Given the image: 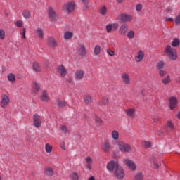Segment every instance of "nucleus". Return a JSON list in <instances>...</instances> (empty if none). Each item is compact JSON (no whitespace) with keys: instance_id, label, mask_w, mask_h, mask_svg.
Returning <instances> with one entry per match:
<instances>
[{"instance_id":"f257e3e1","label":"nucleus","mask_w":180,"mask_h":180,"mask_svg":"<svg viewBox=\"0 0 180 180\" xmlns=\"http://www.w3.org/2000/svg\"><path fill=\"white\" fill-rule=\"evenodd\" d=\"M165 53L167 57H169L171 61H175L177 58L176 49L171 47V46L167 45L165 49Z\"/></svg>"},{"instance_id":"f03ea898","label":"nucleus","mask_w":180,"mask_h":180,"mask_svg":"<svg viewBox=\"0 0 180 180\" xmlns=\"http://www.w3.org/2000/svg\"><path fill=\"white\" fill-rule=\"evenodd\" d=\"M117 20L121 22L122 23H126L127 22H131L133 20V15L127 14L126 13H122L118 14L117 17Z\"/></svg>"},{"instance_id":"7ed1b4c3","label":"nucleus","mask_w":180,"mask_h":180,"mask_svg":"<svg viewBox=\"0 0 180 180\" xmlns=\"http://www.w3.org/2000/svg\"><path fill=\"white\" fill-rule=\"evenodd\" d=\"M118 147L121 153H127L131 152V146L122 141H118Z\"/></svg>"},{"instance_id":"20e7f679","label":"nucleus","mask_w":180,"mask_h":180,"mask_svg":"<svg viewBox=\"0 0 180 180\" xmlns=\"http://www.w3.org/2000/svg\"><path fill=\"white\" fill-rule=\"evenodd\" d=\"M115 175L117 179L122 180L124 179V176L126 175L124 174V169H123V167H122V166H120V165H116Z\"/></svg>"},{"instance_id":"39448f33","label":"nucleus","mask_w":180,"mask_h":180,"mask_svg":"<svg viewBox=\"0 0 180 180\" xmlns=\"http://www.w3.org/2000/svg\"><path fill=\"white\" fill-rule=\"evenodd\" d=\"M63 9L65 12L71 13L74 12V10L75 9V3L74 1L67 2L63 5Z\"/></svg>"},{"instance_id":"423d86ee","label":"nucleus","mask_w":180,"mask_h":180,"mask_svg":"<svg viewBox=\"0 0 180 180\" xmlns=\"http://www.w3.org/2000/svg\"><path fill=\"white\" fill-rule=\"evenodd\" d=\"M76 54L81 56V57H84V56H86V48L85 47V44H79L77 46Z\"/></svg>"},{"instance_id":"0eeeda50","label":"nucleus","mask_w":180,"mask_h":180,"mask_svg":"<svg viewBox=\"0 0 180 180\" xmlns=\"http://www.w3.org/2000/svg\"><path fill=\"white\" fill-rule=\"evenodd\" d=\"M11 103V99L8 95L3 94L1 95V100L0 101V105L2 109H5V108L8 107V105Z\"/></svg>"},{"instance_id":"6e6552de","label":"nucleus","mask_w":180,"mask_h":180,"mask_svg":"<svg viewBox=\"0 0 180 180\" xmlns=\"http://www.w3.org/2000/svg\"><path fill=\"white\" fill-rule=\"evenodd\" d=\"M33 127L39 129L41 127V117L39 114H34L33 115Z\"/></svg>"},{"instance_id":"1a4fd4ad","label":"nucleus","mask_w":180,"mask_h":180,"mask_svg":"<svg viewBox=\"0 0 180 180\" xmlns=\"http://www.w3.org/2000/svg\"><path fill=\"white\" fill-rule=\"evenodd\" d=\"M121 80L124 85H130L131 84V79L129 74L124 72L121 75Z\"/></svg>"},{"instance_id":"9d476101","label":"nucleus","mask_w":180,"mask_h":180,"mask_svg":"<svg viewBox=\"0 0 180 180\" xmlns=\"http://www.w3.org/2000/svg\"><path fill=\"white\" fill-rule=\"evenodd\" d=\"M105 29L108 33H110L111 32H116V30L119 29V23H110L105 26Z\"/></svg>"},{"instance_id":"9b49d317","label":"nucleus","mask_w":180,"mask_h":180,"mask_svg":"<svg viewBox=\"0 0 180 180\" xmlns=\"http://www.w3.org/2000/svg\"><path fill=\"white\" fill-rule=\"evenodd\" d=\"M47 44L51 49H56L58 46V42L53 37H49L47 40Z\"/></svg>"},{"instance_id":"f8f14e48","label":"nucleus","mask_w":180,"mask_h":180,"mask_svg":"<svg viewBox=\"0 0 180 180\" xmlns=\"http://www.w3.org/2000/svg\"><path fill=\"white\" fill-rule=\"evenodd\" d=\"M124 162L125 165L129 168V169H131V171H136L137 167L136 166V163H134V162L131 161L130 159H125Z\"/></svg>"},{"instance_id":"ddd939ff","label":"nucleus","mask_w":180,"mask_h":180,"mask_svg":"<svg viewBox=\"0 0 180 180\" xmlns=\"http://www.w3.org/2000/svg\"><path fill=\"white\" fill-rule=\"evenodd\" d=\"M56 70L62 78L67 75V68L64 67V65H58Z\"/></svg>"},{"instance_id":"4468645a","label":"nucleus","mask_w":180,"mask_h":180,"mask_svg":"<svg viewBox=\"0 0 180 180\" xmlns=\"http://www.w3.org/2000/svg\"><path fill=\"white\" fill-rule=\"evenodd\" d=\"M85 75V72L82 70H77L75 72V79L76 81H81L84 79V76Z\"/></svg>"},{"instance_id":"2eb2a0df","label":"nucleus","mask_w":180,"mask_h":180,"mask_svg":"<svg viewBox=\"0 0 180 180\" xmlns=\"http://www.w3.org/2000/svg\"><path fill=\"white\" fill-rule=\"evenodd\" d=\"M129 32V25L127 24H122L119 28V33L120 36H126Z\"/></svg>"},{"instance_id":"dca6fc26","label":"nucleus","mask_w":180,"mask_h":180,"mask_svg":"<svg viewBox=\"0 0 180 180\" xmlns=\"http://www.w3.org/2000/svg\"><path fill=\"white\" fill-rule=\"evenodd\" d=\"M48 15L51 20L53 22H54V20H57V14L56 13V11L53 7H49Z\"/></svg>"},{"instance_id":"f3484780","label":"nucleus","mask_w":180,"mask_h":180,"mask_svg":"<svg viewBox=\"0 0 180 180\" xmlns=\"http://www.w3.org/2000/svg\"><path fill=\"white\" fill-rule=\"evenodd\" d=\"M40 99L42 102H50V96H49V92L47 91L44 90L40 96Z\"/></svg>"},{"instance_id":"a211bd4d","label":"nucleus","mask_w":180,"mask_h":180,"mask_svg":"<svg viewBox=\"0 0 180 180\" xmlns=\"http://www.w3.org/2000/svg\"><path fill=\"white\" fill-rule=\"evenodd\" d=\"M125 115L130 117L131 119H134L136 117V109L134 108H128L124 110Z\"/></svg>"},{"instance_id":"6ab92c4d","label":"nucleus","mask_w":180,"mask_h":180,"mask_svg":"<svg viewBox=\"0 0 180 180\" xmlns=\"http://www.w3.org/2000/svg\"><path fill=\"white\" fill-rule=\"evenodd\" d=\"M144 59V51L142 50L139 51L135 56V61L136 63H141Z\"/></svg>"},{"instance_id":"aec40b11","label":"nucleus","mask_w":180,"mask_h":180,"mask_svg":"<svg viewBox=\"0 0 180 180\" xmlns=\"http://www.w3.org/2000/svg\"><path fill=\"white\" fill-rule=\"evenodd\" d=\"M86 162V169H89V171H91L92 169V162H94V160L92 158L88 156L84 159Z\"/></svg>"},{"instance_id":"412c9836","label":"nucleus","mask_w":180,"mask_h":180,"mask_svg":"<svg viewBox=\"0 0 180 180\" xmlns=\"http://www.w3.org/2000/svg\"><path fill=\"white\" fill-rule=\"evenodd\" d=\"M178 103V101L176 100V98L172 97L169 99V108L172 110H174L175 108H176V105Z\"/></svg>"},{"instance_id":"4be33fe9","label":"nucleus","mask_w":180,"mask_h":180,"mask_svg":"<svg viewBox=\"0 0 180 180\" xmlns=\"http://www.w3.org/2000/svg\"><path fill=\"white\" fill-rule=\"evenodd\" d=\"M117 165H119V164H116L115 161L111 160L107 164L106 168L108 171H110V172L115 171V167L116 168Z\"/></svg>"},{"instance_id":"5701e85b","label":"nucleus","mask_w":180,"mask_h":180,"mask_svg":"<svg viewBox=\"0 0 180 180\" xmlns=\"http://www.w3.org/2000/svg\"><path fill=\"white\" fill-rule=\"evenodd\" d=\"M102 150L104 151V153H110V150H112V148L110 147V144L108 141H105L102 144Z\"/></svg>"},{"instance_id":"b1692460","label":"nucleus","mask_w":180,"mask_h":180,"mask_svg":"<svg viewBox=\"0 0 180 180\" xmlns=\"http://www.w3.org/2000/svg\"><path fill=\"white\" fill-rule=\"evenodd\" d=\"M56 105L58 106V108H59L60 109H63L64 108L65 106H67V102H65V101H63L60 98H58L56 100Z\"/></svg>"},{"instance_id":"393cba45","label":"nucleus","mask_w":180,"mask_h":180,"mask_svg":"<svg viewBox=\"0 0 180 180\" xmlns=\"http://www.w3.org/2000/svg\"><path fill=\"white\" fill-rule=\"evenodd\" d=\"M34 32H35V35L37 37H39V39H43V37H44V32L43 31V29H41V28H37L34 30Z\"/></svg>"},{"instance_id":"a878e982","label":"nucleus","mask_w":180,"mask_h":180,"mask_svg":"<svg viewBox=\"0 0 180 180\" xmlns=\"http://www.w3.org/2000/svg\"><path fill=\"white\" fill-rule=\"evenodd\" d=\"M98 13L101 15V16H106L108 15V8L105 6H102L99 8Z\"/></svg>"},{"instance_id":"bb28decb","label":"nucleus","mask_w":180,"mask_h":180,"mask_svg":"<svg viewBox=\"0 0 180 180\" xmlns=\"http://www.w3.org/2000/svg\"><path fill=\"white\" fill-rule=\"evenodd\" d=\"M32 68L35 72H41V67L37 61H34L32 65Z\"/></svg>"},{"instance_id":"cd10ccee","label":"nucleus","mask_w":180,"mask_h":180,"mask_svg":"<svg viewBox=\"0 0 180 180\" xmlns=\"http://www.w3.org/2000/svg\"><path fill=\"white\" fill-rule=\"evenodd\" d=\"M166 127L169 129V131H174V129H175V125H174V123L171 120L167 122Z\"/></svg>"},{"instance_id":"c85d7f7f","label":"nucleus","mask_w":180,"mask_h":180,"mask_svg":"<svg viewBox=\"0 0 180 180\" xmlns=\"http://www.w3.org/2000/svg\"><path fill=\"white\" fill-rule=\"evenodd\" d=\"M84 101L86 103V105H89L91 102H92V97L89 94H86L84 96Z\"/></svg>"},{"instance_id":"c756f323","label":"nucleus","mask_w":180,"mask_h":180,"mask_svg":"<svg viewBox=\"0 0 180 180\" xmlns=\"http://www.w3.org/2000/svg\"><path fill=\"white\" fill-rule=\"evenodd\" d=\"M22 16L25 19H30V18H32V13H30L29 10H25L22 11Z\"/></svg>"},{"instance_id":"7c9ffc66","label":"nucleus","mask_w":180,"mask_h":180,"mask_svg":"<svg viewBox=\"0 0 180 180\" xmlns=\"http://www.w3.org/2000/svg\"><path fill=\"white\" fill-rule=\"evenodd\" d=\"M94 120L97 123V124L101 125L102 123H103V121L102 120V118L98 117V115H94L93 116Z\"/></svg>"},{"instance_id":"2f4dec72","label":"nucleus","mask_w":180,"mask_h":180,"mask_svg":"<svg viewBox=\"0 0 180 180\" xmlns=\"http://www.w3.org/2000/svg\"><path fill=\"white\" fill-rule=\"evenodd\" d=\"M165 65V63H164V61L162 60H160L156 64V68L157 70H162V68H164V66Z\"/></svg>"},{"instance_id":"473e14b6","label":"nucleus","mask_w":180,"mask_h":180,"mask_svg":"<svg viewBox=\"0 0 180 180\" xmlns=\"http://www.w3.org/2000/svg\"><path fill=\"white\" fill-rule=\"evenodd\" d=\"M162 84H164V85H168V84L171 82V76H166L165 78L162 79Z\"/></svg>"},{"instance_id":"72a5a7b5","label":"nucleus","mask_w":180,"mask_h":180,"mask_svg":"<svg viewBox=\"0 0 180 180\" xmlns=\"http://www.w3.org/2000/svg\"><path fill=\"white\" fill-rule=\"evenodd\" d=\"M136 35V32H134V31L133 30H129V32H127V37H128V39H134V36Z\"/></svg>"},{"instance_id":"f704fd0d","label":"nucleus","mask_w":180,"mask_h":180,"mask_svg":"<svg viewBox=\"0 0 180 180\" xmlns=\"http://www.w3.org/2000/svg\"><path fill=\"white\" fill-rule=\"evenodd\" d=\"M171 44L172 46V47H178V46H179V44H180V39L178 38H175L172 41Z\"/></svg>"},{"instance_id":"c9c22d12","label":"nucleus","mask_w":180,"mask_h":180,"mask_svg":"<svg viewBox=\"0 0 180 180\" xmlns=\"http://www.w3.org/2000/svg\"><path fill=\"white\" fill-rule=\"evenodd\" d=\"M45 151L47 153V154H50L51 151H53V146L50 145L49 143H46L45 145Z\"/></svg>"},{"instance_id":"e433bc0d","label":"nucleus","mask_w":180,"mask_h":180,"mask_svg":"<svg viewBox=\"0 0 180 180\" xmlns=\"http://www.w3.org/2000/svg\"><path fill=\"white\" fill-rule=\"evenodd\" d=\"M111 136L113 140H119V131H117V130L112 131Z\"/></svg>"},{"instance_id":"4c0bfd02","label":"nucleus","mask_w":180,"mask_h":180,"mask_svg":"<svg viewBox=\"0 0 180 180\" xmlns=\"http://www.w3.org/2000/svg\"><path fill=\"white\" fill-rule=\"evenodd\" d=\"M94 53L96 56H99V54H101V46L96 45L94 47Z\"/></svg>"},{"instance_id":"58836bf2","label":"nucleus","mask_w":180,"mask_h":180,"mask_svg":"<svg viewBox=\"0 0 180 180\" xmlns=\"http://www.w3.org/2000/svg\"><path fill=\"white\" fill-rule=\"evenodd\" d=\"M72 36H74V34L72 32H67L64 34V39L65 40H70V39H72Z\"/></svg>"},{"instance_id":"ea45409f","label":"nucleus","mask_w":180,"mask_h":180,"mask_svg":"<svg viewBox=\"0 0 180 180\" xmlns=\"http://www.w3.org/2000/svg\"><path fill=\"white\" fill-rule=\"evenodd\" d=\"M46 175H48V176H53L54 174V171L51 168H47L45 171Z\"/></svg>"},{"instance_id":"a19ab883","label":"nucleus","mask_w":180,"mask_h":180,"mask_svg":"<svg viewBox=\"0 0 180 180\" xmlns=\"http://www.w3.org/2000/svg\"><path fill=\"white\" fill-rule=\"evenodd\" d=\"M7 78L10 82H14L15 81L16 78L15 77V75L13 73H10L8 76Z\"/></svg>"},{"instance_id":"79ce46f5","label":"nucleus","mask_w":180,"mask_h":180,"mask_svg":"<svg viewBox=\"0 0 180 180\" xmlns=\"http://www.w3.org/2000/svg\"><path fill=\"white\" fill-rule=\"evenodd\" d=\"M33 89L34 92H39L40 91V85L37 84V82H34L33 83Z\"/></svg>"},{"instance_id":"37998d69","label":"nucleus","mask_w":180,"mask_h":180,"mask_svg":"<svg viewBox=\"0 0 180 180\" xmlns=\"http://www.w3.org/2000/svg\"><path fill=\"white\" fill-rule=\"evenodd\" d=\"M101 102L105 106H109V98L108 97H103Z\"/></svg>"},{"instance_id":"c03bdc74","label":"nucleus","mask_w":180,"mask_h":180,"mask_svg":"<svg viewBox=\"0 0 180 180\" xmlns=\"http://www.w3.org/2000/svg\"><path fill=\"white\" fill-rule=\"evenodd\" d=\"M71 179H72V180H79V176L78 175V173L73 172L71 174Z\"/></svg>"},{"instance_id":"a18cd8bd","label":"nucleus","mask_w":180,"mask_h":180,"mask_svg":"<svg viewBox=\"0 0 180 180\" xmlns=\"http://www.w3.org/2000/svg\"><path fill=\"white\" fill-rule=\"evenodd\" d=\"M143 173H136L135 175V180H143Z\"/></svg>"},{"instance_id":"49530a36","label":"nucleus","mask_w":180,"mask_h":180,"mask_svg":"<svg viewBox=\"0 0 180 180\" xmlns=\"http://www.w3.org/2000/svg\"><path fill=\"white\" fill-rule=\"evenodd\" d=\"M60 130L61 131H63V133H64L65 134L68 133V128H67L66 125H62L60 127Z\"/></svg>"},{"instance_id":"de8ad7c7","label":"nucleus","mask_w":180,"mask_h":180,"mask_svg":"<svg viewBox=\"0 0 180 180\" xmlns=\"http://www.w3.org/2000/svg\"><path fill=\"white\" fill-rule=\"evenodd\" d=\"M143 147H145V148H150V147H151V143L148 141H145L143 142Z\"/></svg>"},{"instance_id":"09e8293b","label":"nucleus","mask_w":180,"mask_h":180,"mask_svg":"<svg viewBox=\"0 0 180 180\" xmlns=\"http://www.w3.org/2000/svg\"><path fill=\"white\" fill-rule=\"evenodd\" d=\"M0 39L4 40L5 39V31L2 29H0Z\"/></svg>"},{"instance_id":"8fccbe9b","label":"nucleus","mask_w":180,"mask_h":180,"mask_svg":"<svg viewBox=\"0 0 180 180\" xmlns=\"http://www.w3.org/2000/svg\"><path fill=\"white\" fill-rule=\"evenodd\" d=\"M141 9H143V5L141 4H139L136 6V11L138 12H141Z\"/></svg>"},{"instance_id":"3c124183","label":"nucleus","mask_w":180,"mask_h":180,"mask_svg":"<svg viewBox=\"0 0 180 180\" xmlns=\"http://www.w3.org/2000/svg\"><path fill=\"white\" fill-rule=\"evenodd\" d=\"M159 75H160V77H165L167 75V71L160 70L159 71Z\"/></svg>"},{"instance_id":"603ef678","label":"nucleus","mask_w":180,"mask_h":180,"mask_svg":"<svg viewBox=\"0 0 180 180\" xmlns=\"http://www.w3.org/2000/svg\"><path fill=\"white\" fill-rule=\"evenodd\" d=\"M107 54L111 57H113V56H115V51H112V49H107Z\"/></svg>"},{"instance_id":"864d4df0","label":"nucleus","mask_w":180,"mask_h":180,"mask_svg":"<svg viewBox=\"0 0 180 180\" xmlns=\"http://www.w3.org/2000/svg\"><path fill=\"white\" fill-rule=\"evenodd\" d=\"M20 34H21L22 39H26V28L22 29V32H20Z\"/></svg>"},{"instance_id":"5fc2aeb1","label":"nucleus","mask_w":180,"mask_h":180,"mask_svg":"<svg viewBox=\"0 0 180 180\" xmlns=\"http://www.w3.org/2000/svg\"><path fill=\"white\" fill-rule=\"evenodd\" d=\"M15 25H16L17 27H22L23 26V22H22V20H18L15 22Z\"/></svg>"},{"instance_id":"6e6d98bb","label":"nucleus","mask_w":180,"mask_h":180,"mask_svg":"<svg viewBox=\"0 0 180 180\" xmlns=\"http://www.w3.org/2000/svg\"><path fill=\"white\" fill-rule=\"evenodd\" d=\"M85 5L86 9H88V4H89V0H80Z\"/></svg>"},{"instance_id":"4d7b16f0","label":"nucleus","mask_w":180,"mask_h":180,"mask_svg":"<svg viewBox=\"0 0 180 180\" xmlns=\"http://www.w3.org/2000/svg\"><path fill=\"white\" fill-rule=\"evenodd\" d=\"M60 146L62 148V150H65V143L64 141H61L60 143Z\"/></svg>"},{"instance_id":"13d9d810","label":"nucleus","mask_w":180,"mask_h":180,"mask_svg":"<svg viewBox=\"0 0 180 180\" xmlns=\"http://www.w3.org/2000/svg\"><path fill=\"white\" fill-rule=\"evenodd\" d=\"M165 20H166V22H172L174 20V18H166Z\"/></svg>"},{"instance_id":"bf43d9fd","label":"nucleus","mask_w":180,"mask_h":180,"mask_svg":"<svg viewBox=\"0 0 180 180\" xmlns=\"http://www.w3.org/2000/svg\"><path fill=\"white\" fill-rule=\"evenodd\" d=\"M88 180H96L95 176H91L90 178L88 179Z\"/></svg>"},{"instance_id":"052dcab7","label":"nucleus","mask_w":180,"mask_h":180,"mask_svg":"<svg viewBox=\"0 0 180 180\" xmlns=\"http://www.w3.org/2000/svg\"><path fill=\"white\" fill-rule=\"evenodd\" d=\"M141 92L142 95H144V92H146V89H143Z\"/></svg>"},{"instance_id":"680f3d73","label":"nucleus","mask_w":180,"mask_h":180,"mask_svg":"<svg viewBox=\"0 0 180 180\" xmlns=\"http://www.w3.org/2000/svg\"><path fill=\"white\" fill-rule=\"evenodd\" d=\"M177 119H180V110L177 113Z\"/></svg>"},{"instance_id":"e2e57ef3","label":"nucleus","mask_w":180,"mask_h":180,"mask_svg":"<svg viewBox=\"0 0 180 180\" xmlns=\"http://www.w3.org/2000/svg\"><path fill=\"white\" fill-rule=\"evenodd\" d=\"M155 167L158 169V168H160V166H158V164L155 163Z\"/></svg>"},{"instance_id":"0e129e2a","label":"nucleus","mask_w":180,"mask_h":180,"mask_svg":"<svg viewBox=\"0 0 180 180\" xmlns=\"http://www.w3.org/2000/svg\"><path fill=\"white\" fill-rule=\"evenodd\" d=\"M123 1H124V0H117V2H118L119 4H122V2H123Z\"/></svg>"},{"instance_id":"69168bd1","label":"nucleus","mask_w":180,"mask_h":180,"mask_svg":"<svg viewBox=\"0 0 180 180\" xmlns=\"http://www.w3.org/2000/svg\"><path fill=\"white\" fill-rule=\"evenodd\" d=\"M6 16H9V14L8 13H5Z\"/></svg>"},{"instance_id":"338daca9","label":"nucleus","mask_w":180,"mask_h":180,"mask_svg":"<svg viewBox=\"0 0 180 180\" xmlns=\"http://www.w3.org/2000/svg\"><path fill=\"white\" fill-rule=\"evenodd\" d=\"M84 118L86 119V115H84Z\"/></svg>"},{"instance_id":"774afa93","label":"nucleus","mask_w":180,"mask_h":180,"mask_svg":"<svg viewBox=\"0 0 180 180\" xmlns=\"http://www.w3.org/2000/svg\"><path fill=\"white\" fill-rule=\"evenodd\" d=\"M101 103H102V102H101V101L98 102L99 105H102Z\"/></svg>"}]
</instances>
